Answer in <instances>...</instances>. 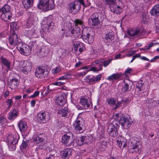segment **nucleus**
<instances>
[{"label":"nucleus","instance_id":"obj_1","mask_svg":"<svg viewBox=\"0 0 159 159\" xmlns=\"http://www.w3.org/2000/svg\"><path fill=\"white\" fill-rule=\"evenodd\" d=\"M38 7L44 11L52 10L54 7V2L52 0H40Z\"/></svg>","mask_w":159,"mask_h":159},{"label":"nucleus","instance_id":"obj_2","mask_svg":"<svg viewBox=\"0 0 159 159\" xmlns=\"http://www.w3.org/2000/svg\"><path fill=\"white\" fill-rule=\"evenodd\" d=\"M116 119L119 121L120 124L124 129H127L130 127L131 124V122L129 120V118L125 116V115H122L119 116L117 114H115Z\"/></svg>","mask_w":159,"mask_h":159},{"label":"nucleus","instance_id":"obj_3","mask_svg":"<svg viewBox=\"0 0 159 159\" xmlns=\"http://www.w3.org/2000/svg\"><path fill=\"white\" fill-rule=\"evenodd\" d=\"M17 48L21 54L26 56L29 55L31 51L32 48L25 43H19L17 45Z\"/></svg>","mask_w":159,"mask_h":159},{"label":"nucleus","instance_id":"obj_4","mask_svg":"<svg viewBox=\"0 0 159 159\" xmlns=\"http://www.w3.org/2000/svg\"><path fill=\"white\" fill-rule=\"evenodd\" d=\"M84 120L81 117L77 118L74 123L75 129L77 132L81 133L83 132L84 129Z\"/></svg>","mask_w":159,"mask_h":159},{"label":"nucleus","instance_id":"obj_5","mask_svg":"<svg viewBox=\"0 0 159 159\" xmlns=\"http://www.w3.org/2000/svg\"><path fill=\"white\" fill-rule=\"evenodd\" d=\"M80 7V4L77 1H75L69 4L68 9L70 12L73 14H75L79 11Z\"/></svg>","mask_w":159,"mask_h":159},{"label":"nucleus","instance_id":"obj_6","mask_svg":"<svg viewBox=\"0 0 159 159\" xmlns=\"http://www.w3.org/2000/svg\"><path fill=\"white\" fill-rule=\"evenodd\" d=\"M48 71L44 66L39 67L36 68L35 71L36 76L39 78L42 79L47 77Z\"/></svg>","mask_w":159,"mask_h":159},{"label":"nucleus","instance_id":"obj_7","mask_svg":"<svg viewBox=\"0 0 159 159\" xmlns=\"http://www.w3.org/2000/svg\"><path fill=\"white\" fill-rule=\"evenodd\" d=\"M19 66L22 68L21 69V71L25 74H27L32 69L30 63L27 61H21Z\"/></svg>","mask_w":159,"mask_h":159},{"label":"nucleus","instance_id":"obj_8","mask_svg":"<svg viewBox=\"0 0 159 159\" xmlns=\"http://www.w3.org/2000/svg\"><path fill=\"white\" fill-rule=\"evenodd\" d=\"M139 142L134 140H131L129 143V145L130 147L129 152L132 153L138 152L139 151Z\"/></svg>","mask_w":159,"mask_h":159},{"label":"nucleus","instance_id":"obj_9","mask_svg":"<svg viewBox=\"0 0 159 159\" xmlns=\"http://www.w3.org/2000/svg\"><path fill=\"white\" fill-rule=\"evenodd\" d=\"M70 134H67L63 136L61 142L62 143L67 147H70L74 145L73 140L72 137L69 135Z\"/></svg>","mask_w":159,"mask_h":159},{"label":"nucleus","instance_id":"obj_10","mask_svg":"<svg viewBox=\"0 0 159 159\" xmlns=\"http://www.w3.org/2000/svg\"><path fill=\"white\" fill-rule=\"evenodd\" d=\"M37 118L39 121L46 122L49 120L50 115L47 112H40L38 114Z\"/></svg>","mask_w":159,"mask_h":159},{"label":"nucleus","instance_id":"obj_11","mask_svg":"<svg viewBox=\"0 0 159 159\" xmlns=\"http://www.w3.org/2000/svg\"><path fill=\"white\" fill-rule=\"evenodd\" d=\"M94 32L90 31L86 35H83L82 38L86 43H92L94 40Z\"/></svg>","mask_w":159,"mask_h":159},{"label":"nucleus","instance_id":"obj_12","mask_svg":"<svg viewBox=\"0 0 159 159\" xmlns=\"http://www.w3.org/2000/svg\"><path fill=\"white\" fill-rule=\"evenodd\" d=\"M55 102L58 105L62 107L66 106L67 105L66 97L62 95L56 97Z\"/></svg>","mask_w":159,"mask_h":159},{"label":"nucleus","instance_id":"obj_13","mask_svg":"<svg viewBox=\"0 0 159 159\" xmlns=\"http://www.w3.org/2000/svg\"><path fill=\"white\" fill-rule=\"evenodd\" d=\"M71 148H66L60 152V154L62 159H68L71 156L72 152Z\"/></svg>","mask_w":159,"mask_h":159},{"label":"nucleus","instance_id":"obj_14","mask_svg":"<svg viewBox=\"0 0 159 159\" xmlns=\"http://www.w3.org/2000/svg\"><path fill=\"white\" fill-rule=\"evenodd\" d=\"M92 137L90 135L82 136L80 139L78 140V144L81 146L84 143H88L92 140Z\"/></svg>","mask_w":159,"mask_h":159},{"label":"nucleus","instance_id":"obj_15","mask_svg":"<svg viewBox=\"0 0 159 159\" xmlns=\"http://www.w3.org/2000/svg\"><path fill=\"white\" fill-rule=\"evenodd\" d=\"M107 132L111 137H115L117 135V128L112 124H110L109 125L107 129Z\"/></svg>","mask_w":159,"mask_h":159},{"label":"nucleus","instance_id":"obj_16","mask_svg":"<svg viewBox=\"0 0 159 159\" xmlns=\"http://www.w3.org/2000/svg\"><path fill=\"white\" fill-rule=\"evenodd\" d=\"M7 139L9 143L14 145L17 143L19 136L18 134L16 133L13 135H9Z\"/></svg>","mask_w":159,"mask_h":159},{"label":"nucleus","instance_id":"obj_17","mask_svg":"<svg viewBox=\"0 0 159 159\" xmlns=\"http://www.w3.org/2000/svg\"><path fill=\"white\" fill-rule=\"evenodd\" d=\"M71 36L74 38H79L80 35V27L75 26L71 30Z\"/></svg>","mask_w":159,"mask_h":159},{"label":"nucleus","instance_id":"obj_18","mask_svg":"<svg viewBox=\"0 0 159 159\" xmlns=\"http://www.w3.org/2000/svg\"><path fill=\"white\" fill-rule=\"evenodd\" d=\"M99 13L97 12H95L90 16L91 19L92 21L93 25L96 26L99 24Z\"/></svg>","mask_w":159,"mask_h":159},{"label":"nucleus","instance_id":"obj_19","mask_svg":"<svg viewBox=\"0 0 159 159\" xmlns=\"http://www.w3.org/2000/svg\"><path fill=\"white\" fill-rule=\"evenodd\" d=\"M9 40L10 44L14 45L18 44V38L17 34L13 33L11 35L9 38Z\"/></svg>","mask_w":159,"mask_h":159},{"label":"nucleus","instance_id":"obj_20","mask_svg":"<svg viewBox=\"0 0 159 159\" xmlns=\"http://www.w3.org/2000/svg\"><path fill=\"white\" fill-rule=\"evenodd\" d=\"M8 84L10 89H14L19 85L18 80L16 78L12 79L8 82Z\"/></svg>","mask_w":159,"mask_h":159},{"label":"nucleus","instance_id":"obj_21","mask_svg":"<svg viewBox=\"0 0 159 159\" xmlns=\"http://www.w3.org/2000/svg\"><path fill=\"white\" fill-rule=\"evenodd\" d=\"M43 25L45 28L48 30L53 24L52 23V19L50 17L45 18L43 20Z\"/></svg>","mask_w":159,"mask_h":159},{"label":"nucleus","instance_id":"obj_22","mask_svg":"<svg viewBox=\"0 0 159 159\" xmlns=\"http://www.w3.org/2000/svg\"><path fill=\"white\" fill-rule=\"evenodd\" d=\"M152 16H159V5L154 6L150 11Z\"/></svg>","mask_w":159,"mask_h":159},{"label":"nucleus","instance_id":"obj_23","mask_svg":"<svg viewBox=\"0 0 159 159\" xmlns=\"http://www.w3.org/2000/svg\"><path fill=\"white\" fill-rule=\"evenodd\" d=\"M18 112L15 109L11 110L9 113L8 118L10 120H14L18 116Z\"/></svg>","mask_w":159,"mask_h":159},{"label":"nucleus","instance_id":"obj_24","mask_svg":"<svg viewBox=\"0 0 159 159\" xmlns=\"http://www.w3.org/2000/svg\"><path fill=\"white\" fill-rule=\"evenodd\" d=\"M45 134H39L36 135L34 138L33 140L35 143H43L44 139L42 137L45 136Z\"/></svg>","mask_w":159,"mask_h":159},{"label":"nucleus","instance_id":"obj_25","mask_svg":"<svg viewBox=\"0 0 159 159\" xmlns=\"http://www.w3.org/2000/svg\"><path fill=\"white\" fill-rule=\"evenodd\" d=\"M34 0H23L22 4L25 8L28 9L32 7Z\"/></svg>","mask_w":159,"mask_h":159},{"label":"nucleus","instance_id":"obj_26","mask_svg":"<svg viewBox=\"0 0 159 159\" xmlns=\"http://www.w3.org/2000/svg\"><path fill=\"white\" fill-rule=\"evenodd\" d=\"M111 11L116 14H119L122 11V9L120 6L116 4L114 5L113 7L111 6Z\"/></svg>","mask_w":159,"mask_h":159},{"label":"nucleus","instance_id":"obj_27","mask_svg":"<svg viewBox=\"0 0 159 159\" xmlns=\"http://www.w3.org/2000/svg\"><path fill=\"white\" fill-rule=\"evenodd\" d=\"M90 102L87 99L82 98L80 101V103L83 106L82 107L85 109H88L90 107Z\"/></svg>","mask_w":159,"mask_h":159},{"label":"nucleus","instance_id":"obj_28","mask_svg":"<svg viewBox=\"0 0 159 159\" xmlns=\"http://www.w3.org/2000/svg\"><path fill=\"white\" fill-rule=\"evenodd\" d=\"M12 14L11 12L2 13L1 16V18L6 21H7L8 20H10Z\"/></svg>","mask_w":159,"mask_h":159},{"label":"nucleus","instance_id":"obj_29","mask_svg":"<svg viewBox=\"0 0 159 159\" xmlns=\"http://www.w3.org/2000/svg\"><path fill=\"white\" fill-rule=\"evenodd\" d=\"M18 126L21 132H23L26 130L27 127L25 122L20 121L18 124Z\"/></svg>","mask_w":159,"mask_h":159},{"label":"nucleus","instance_id":"obj_30","mask_svg":"<svg viewBox=\"0 0 159 159\" xmlns=\"http://www.w3.org/2000/svg\"><path fill=\"white\" fill-rule=\"evenodd\" d=\"M35 21L33 16H30L29 17L27 22L26 24V26L27 28L30 27L33 25L34 24Z\"/></svg>","mask_w":159,"mask_h":159},{"label":"nucleus","instance_id":"obj_31","mask_svg":"<svg viewBox=\"0 0 159 159\" xmlns=\"http://www.w3.org/2000/svg\"><path fill=\"white\" fill-rule=\"evenodd\" d=\"M105 39L106 40L107 42H110L114 39L112 31L110 32L109 33L106 34L105 36Z\"/></svg>","mask_w":159,"mask_h":159},{"label":"nucleus","instance_id":"obj_32","mask_svg":"<svg viewBox=\"0 0 159 159\" xmlns=\"http://www.w3.org/2000/svg\"><path fill=\"white\" fill-rule=\"evenodd\" d=\"M101 75L99 74L96 76V77L93 76L91 78H88L86 80L87 81H89L90 83L94 82L97 81L101 80Z\"/></svg>","mask_w":159,"mask_h":159},{"label":"nucleus","instance_id":"obj_33","mask_svg":"<svg viewBox=\"0 0 159 159\" xmlns=\"http://www.w3.org/2000/svg\"><path fill=\"white\" fill-rule=\"evenodd\" d=\"M139 30L134 29L128 31V34L129 35L132 37H136L139 34Z\"/></svg>","mask_w":159,"mask_h":159},{"label":"nucleus","instance_id":"obj_34","mask_svg":"<svg viewBox=\"0 0 159 159\" xmlns=\"http://www.w3.org/2000/svg\"><path fill=\"white\" fill-rule=\"evenodd\" d=\"M121 75L122 74L120 73H117L111 75L108 77L107 79L109 80H117L119 79Z\"/></svg>","mask_w":159,"mask_h":159},{"label":"nucleus","instance_id":"obj_35","mask_svg":"<svg viewBox=\"0 0 159 159\" xmlns=\"http://www.w3.org/2000/svg\"><path fill=\"white\" fill-rule=\"evenodd\" d=\"M147 104H149V106L152 107H154L157 105L159 102L158 101H155L154 100L152 99H147L146 101Z\"/></svg>","mask_w":159,"mask_h":159},{"label":"nucleus","instance_id":"obj_36","mask_svg":"<svg viewBox=\"0 0 159 159\" xmlns=\"http://www.w3.org/2000/svg\"><path fill=\"white\" fill-rule=\"evenodd\" d=\"M143 9V4H137L135 7V12L136 13L142 12Z\"/></svg>","mask_w":159,"mask_h":159},{"label":"nucleus","instance_id":"obj_37","mask_svg":"<svg viewBox=\"0 0 159 159\" xmlns=\"http://www.w3.org/2000/svg\"><path fill=\"white\" fill-rule=\"evenodd\" d=\"M1 59L4 66H6L7 69L9 70L10 68L11 62L6 58L2 57L1 58Z\"/></svg>","mask_w":159,"mask_h":159},{"label":"nucleus","instance_id":"obj_38","mask_svg":"<svg viewBox=\"0 0 159 159\" xmlns=\"http://www.w3.org/2000/svg\"><path fill=\"white\" fill-rule=\"evenodd\" d=\"M64 109L62 108L59 110L58 112L59 114H61L62 116H66L67 114L68 113V111L66 107V106H65Z\"/></svg>","mask_w":159,"mask_h":159},{"label":"nucleus","instance_id":"obj_39","mask_svg":"<svg viewBox=\"0 0 159 159\" xmlns=\"http://www.w3.org/2000/svg\"><path fill=\"white\" fill-rule=\"evenodd\" d=\"M10 11V7L8 5H5L2 8L0 9V12L2 13L11 12Z\"/></svg>","mask_w":159,"mask_h":159},{"label":"nucleus","instance_id":"obj_40","mask_svg":"<svg viewBox=\"0 0 159 159\" xmlns=\"http://www.w3.org/2000/svg\"><path fill=\"white\" fill-rule=\"evenodd\" d=\"M106 142L104 141H100V145L99 146V148L100 151H104L106 148Z\"/></svg>","mask_w":159,"mask_h":159},{"label":"nucleus","instance_id":"obj_41","mask_svg":"<svg viewBox=\"0 0 159 159\" xmlns=\"http://www.w3.org/2000/svg\"><path fill=\"white\" fill-rule=\"evenodd\" d=\"M81 43L78 41H74L73 42V50L76 52L78 50V47L80 45Z\"/></svg>","mask_w":159,"mask_h":159},{"label":"nucleus","instance_id":"obj_42","mask_svg":"<svg viewBox=\"0 0 159 159\" xmlns=\"http://www.w3.org/2000/svg\"><path fill=\"white\" fill-rule=\"evenodd\" d=\"M71 74L69 73H67L65 75L60 77L58 78V80H64L66 79H70L72 78Z\"/></svg>","mask_w":159,"mask_h":159},{"label":"nucleus","instance_id":"obj_43","mask_svg":"<svg viewBox=\"0 0 159 159\" xmlns=\"http://www.w3.org/2000/svg\"><path fill=\"white\" fill-rule=\"evenodd\" d=\"M143 83L142 81H139L136 84V88L139 91H141L143 90Z\"/></svg>","mask_w":159,"mask_h":159},{"label":"nucleus","instance_id":"obj_44","mask_svg":"<svg viewBox=\"0 0 159 159\" xmlns=\"http://www.w3.org/2000/svg\"><path fill=\"white\" fill-rule=\"evenodd\" d=\"M123 82L125 83V84L122 89V92H125L129 90V85L128 84L125 83V80H124Z\"/></svg>","mask_w":159,"mask_h":159},{"label":"nucleus","instance_id":"obj_45","mask_svg":"<svg viewBox=\"0 0 159 159\" xmlns=\"http://www.w3.org/2000/svg\"><path fill=\"white\" fill-rule=\"evenodd\" d=\"M112 60L111 59H109L107 60L104 59H102V63L103 64L104 67H106L111 62Z\"/></svg>","mask_w":159,"mask_h":159},{"label":"nucleus","instance_id":"obj_46","mask_svg":"<svg viewBox=\"0 0 159 159\" xmlns=\"http://www.w3.org/2000/svg\"><path fill=\"white\" fill-rule=\"evenodd\" d=\"M117 143L118 146L120 148H124L126 147V144L125 142L121 141L118 140L117 141Z\"/></svg>","mask_w":159,"mask_h":159},{"label":"nucleus","instance_id":"obj_47","mask_svg":"<svg viewBox=\"0 0 159 159\" xmlns=\"http://www.w3.org/2000/svg\"><path fill=\"white\" fill-rule=\"evenodd\" d=\"M59 51V55H60V56L61 57L63 58L67 55L66 53V51L65 49H60Z\"/></svg>","mask_w":159,"mask_h":159},{"label":"nucleus","instance_id":"obj_48","mask_svg":"<svg viewBox=\"0 0 159 159\" xmlns=\"http://www.w3.org/2000/svg\"><path fill=\"white\" fill-rule=\"evenodd\" d=\"M6 105L8 106L7 108L9 109L12 106L13 102L11 99H9L7 100L6 102Z\"/></svg>","mask_w":159,"mask_h":159},{"label":"nucleus","instance_id":"obj_49","mask_svg":"<svg viewBox=\"0 0 159 159\" xmlns=\"http://www.w3.org/2000/svg\"><path fill=\"white\" fill-rule=\"evenodd\" d=\"M105 3L107 5H113L115 2L116 0H103Z\"/></svg>","mask_w":159,"mask_h":159},{"label":"nucleus","instance_id":"obj_50","mask_svg":"<svg viewBox=\"0 0 159 159\" xmlns=\"http://www.w3.org/2000/svg\"><path fill=\"white\" fill-rule=\"evenodd\" d=\"M108 104L110 105H114L116 104V101L114 99L108 98L107 99Z\"/></svg>","mask_w":159,"mask_h":159},{"label":"nucleus","instance_id":"obj_51","mask_svg":"<svg viewBox=\"0 0 159 159\" xmlns=\"http://www.w3.org/2000/svg\"><path fill=\"white\" fill-rule=\"evenodd\" d=\"M61 68L59 66L55 68L52 70V72L53 74L58 73L61 71Z\"/></svg>","mask_w":159,"mask_h":159},{"label":"nucleus","instance_id":"obj_52","mask_svg":"<svg viewBox=\"0 0 159 159\" xmlns=\"http://www.w3.org/2000/svg\"><path fill=\"white\" fill-rule=\"evenodd\" d=\"M75 26H77L78 27H79L78 26L79 25H81L83 24L82 21L81 20L79 19H76L75 20Z\"/></svg>","mask_w":159,"mask_h":159},{"label":"nucleus","instance_id":"obj_53","mask_svg":"<svg viewBox=\"0 0 159 159\" xmlns=\"http://www.w3.org/2000/svg\"><path fill=\"white\" fill-rule=\"evenodd\" d=\"M78 49H79V51L80 53L82 52L85 49V47L83 44L81 43H80V45L78 47Z\"/></svg>","mask_w":159,"mask_h":159},{"label":"nucleus","instance_id":"obj_54","mask_svg":"<svg viewBox=\"0 0 159 159\" xmlns=\"http://www.w3.org/2000/svg\"><path fill=\"white\" fill-rule=\"evenodd\" d=\"M65 82L64 81L57 82L53 83V84L56 85L60 86L64 84Z\"/></svg>","mask_w":159,"mask_h":159},{"label":"nucleus","instance_id":"obj_55","mask_svg":"<svg viewBox=\"0 0 159 159\" xmlns=\"http://www.w3.org/2000/svg\"><path fill=\"white\" fill-rule=\"evenodd\" d=\"M39 92L38 91H35L34 94L33 95H32L30 96V97L32 98H33L35 97H36L37 96L39 95Z\"/></svg>","mask_w":159,"mask_h":159},{"label":"nucleus","instance_id":"obj_56","mask_svg":"<svg viewBox=\"0 0 159 159\" xmlns=\"http://www.w3.org/2000/svg\"><path fill=\"white\" fill-rule=\"evenodd\" d=\"M6 120L5 118L2 116L0 118V123L3 124L5 122Z\"/></svg>","mask_w":159,"mask_h":159},{"label":"nucleus","instance_id":"obj_57","mask_svg":"<svg viewBox=\"0 0 159 159\" xmlns=\"http://www.w3.org/2000/svg\"><path fill=\"white\" fill-rule=\"evenodd\" d=\"M132 70V69L130 68H128L125 71V73L126 75H127L130 73L131 71Z\"/></svg>","mask_w":159,"mask_h":159},{"label":"nucleus","instance_id":"obj_58","mask_svg":"<svg viewBox=\"0 0 159 159\" xmlns=\"http://www.w3.org/2000/svg\"><path fill=\"white\" fill-rule=\"evenodd\" d=\"M76 1H77L78 3L80 4V5L82 4L83 6L84 7H86L84 0H77Z\"/></svg>","mask_w":159,"mask_h":159},{"label":"nucleus","instance_id":"obj_59","mask_svg":"<svg viewBox=\"0 0 159 159\" xmlns=\"http://www.w3.org/2000/svg\"><path fill=\"white\" fill-rule=\"evenodd\" d=\"M27 146V144L26 142H23L21 145V147L23 148H26Z\"/></svg>","mask_w":159,"mask_h":159},{"label":"nucleus","instance_id":"obj_60","mask_svg":"<svg viewBox=\"0 0 159 159\" xmlns=\"http://www.w3.org/2000/svg\"><path fill=\"white\" fill-rule=\"evenodd\" d=\"M92 70L94 72H97L98 71V68L94 67L91 68L89 71Z\"/></svg>","mask_w":159,"mask_h":159},{"label":"nucleus","instance_id":"obj_61","mask_svg":"<svg viewBox=\"0 0 159 159\" xmlns=\"http://www.w3.org/2000/svg\"><path fill=\"white\" fill-rule=\"evenodd\" d=\"M88 71L79 73L78 74V75L79 76H84V75H85L87 74Z\"/></svg>","mask_w":159,"mask_h":159},{"label":"nucleus","instance_id":"obj_62","mask_svg":"<svg viewBox=\"0 0 159 159\" xmlns=\"http://www.w3.org/2000/svg\"><path fill=\"white\" fill-rule=\"evenodd\" d=\"M102 59H98L96 60L93 62L96 64H98L100 63H102Z\"/></svg>","mask_w":159,"mask_h":159},{"label":"nucleus","instance_id":"obj_63","mask_svg":"<svg viewBox=\"0 0 159 159\" xmlns=\"http://www.w3.org/2000/svg\"><path fill=\"white\" fill-rule=\"evenodd\" d=\"M159 58V56H156L150 60L151 62H154L155 60Z\"/></svg>","mask_w":159,"mask_h":159},{"label":"nucleus","instance_id":"obj_64","mask_svg":"<svg viewBox=\"0 0 159 159\" xmlns=\"http://www.w3.org/2000/svg\"><path fill=\"white\" fill-rule=\"evenodd\" d=\"M35 100H33L31 102V107H34L35 104Z\"/></svg>","mask_w":159,"mask_h":159}]
</instances>
